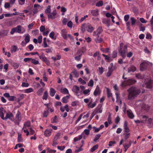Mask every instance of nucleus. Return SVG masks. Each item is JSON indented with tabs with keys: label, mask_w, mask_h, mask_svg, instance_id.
<instances>
[{
	"label": "nucleus",
	"mask_w": 153,
	"mask_h": 153,
	"mask_svg": "<svg viewBox=\"0 0 153 153\" xmlns=\"http://www.w3.org/2000/svg\"><path fill=\"white\" fill-rule=\"evenodd\" d=\"M127 91L128 93V97L129 100L134 99L140 93L139 89L134 87L130 88Z\"/></svg>",
	"instance_id": "1"
},
{
	"label": "nucleus",
	"mask_w": 153,
	"mask_h": 153,
	"mask_svg": "<svg viewBox=\"0 0 153 153\" xmlns=\"http://www.w3.org/2000/svg\"><path fill=\"white\" fill-rule=\"evenodd\" d=\"M128 51L127 46L124 45L123 43L120 45V46L118 48V52L120 55L124 59L126 56V53Z\"/></svg>",
	"instance_id": "2"
},
{
	"label": "nucleus",
	"mask_w": 153,
	"mask_h": 153,
	"mask_svg": "<svg viewBox=\"0 0 153 153\" xmlns=\"http://www.w3.org/2000/svg\"><path fill=\"white\" fill-rule=\"evenodd\" d=\"M136 81L133 79H129L126 80H124L121 84V86L123 87H125L128 85H130L134 84Z\"/></svg>",
	"instance_id": "3"
},
{
	"label": "nucleus",
	"mask_w": 153,
	"mask_h": 153,
	"mask_svg": "<svg viewBox=\"0 0 153 153\" xmlns=\"http://www.w3.org/2000/svg\"><path fill=\"white\" fill-rule=\"evenodd\" d=\"M152 65V63H150L148 61H144L141 63L140 65V70L141 71H143L146 70L149 65Z\"/></svg>",
	"instance_id": "4"
},
{
	"label": "nucleus",
	"mask_w": 153,
	"mask_h": 153,
	"mask_svg": "<svg viewBox=\"0 0 153 153\" xmlns=\"http://www.w3.org/2000/svg\"><path fill=\"white\" fill-rule=\"evenodd\" d=\"M22 27L20 25H18L16 27L13 28L10 32L11 34H13L15 32L21 33Z\"/></svg>",
	"instance_id": "5"
},
{
	"label": "nucleus",
	"mask_w": 153,
	"mask_h": 153,
	"mask_svg": "<svg viewBox=\"0 0 153 153\" xmlns=\"http://www.w3.org/2000/svg\"><path fill=\"white\" fill-rule=\"evenodd\" d=\"M21 114L20 112L19 111H18L16 115L15 120L14 121V123L15 124L17 125H19V122L21 120Z\"/></svg>",
	"instance_id": "6"
},
{
	"label": "nucleus",
	"mask_w": 153,
	"mask_h": 153,
	"mask_svg": "<svg viewBox=\"0 0 153 153\" xmlns=\"http://www.w3.org/2000/svg\"><path fill=\"white\" fill-rule=\"evenodd\" d=\"M57 14V11L56 10H54L52 12L48 14V17L49 19H53L56 17Z\"/></svg>",
	"instance_id": "7"
},
{
	"label": "nucleus",
	"mask_w": 153,
	"mask_h": 153,
	"mask_svg": "<svg viewBox=\"0 0 153 153\" xmlns=\"http://www.w3.org/2000/svg\"><path fill=\"white\" fill-rule=\"evenodd\" d=\"M102 105H99L95 110L93 112L92 114V118L94 116V115L97 113H101L102 112Z\"/></svg>",
	"instance_id": "8"
},
{
	"label": "nucleus",
	"mask_w": 153,
	"mask_h": 153,
	"mask_svg": "<svg viewBox=\"0 0 153 153\" xmlns=\"http://www.w3.org/2000/svg\"><path fill=\"white\" fill-rule=\"evenodd\" d=\"M114 70V67L113 66V64L111 63L110 64V66L108 67V71L106 74L107 77H109L112 74Z\"/></svg>",
	"instance_id": "9"
},
{
	"label": "nucleus",
	"mask_w": 153,
	"mask_h": 153,
	"mask_svg": "<svg viewBox=\"0 0 153 153\" xmlns=\"http://www.w3.org/2000/svg\"><path fill=\"white\" fill-rule=\"evenodd\" d=\"M102 28L101 27H99L97 30L93 33V36L99 37V35L102 32Z\"/></svg>",
	"instance_id": "10"
},
{
	"label": "nucleus",
	"mask_w": 153,
	"mask_h": 153,
	"mask_svg": "<svg viewBox=\"0 0 153 153\" xmlns=\"http://www.w3.org/2000/svg\"><path fill=\"white\" fill-rule=\"evenodd\" d=\"M53 131L52 129H46L44 131V135L46 137H48L51 135V133Z\"/></svg>",
	"instance_id": "11"
},
{
	"label": "nucleus",
	"mask_w": 153,
	"mask_h": 153,
	"mask_svg": "<svg viewBox=\"0 0 153 153\" xmlns=\"http://www.w3.org/2000/svg\"><path fill=\"white\" fill-rule=\"evenodd\" d=\"M101 93V91L100 90L98 85H97L96 88L94 92V95L95 96L99 95Z\"/></svg>",
	"instance_id": "12"
},
{
	"label": "nucleus",
	"mask_w": 153,
	"mask_h": 153,
	"mask_svg": "<svg viewBox=\"0 0 153 153\" xmlns=\"http://www.w3.org/2000/svg\"><path fill=\"white\" fill-rule=\"evenodd\" d=\"M67 33L66 30L65 29H62L61 30V35L63 38L65 40L67 39Z\"/></svg>",
	"instance_id": "13"
},
{
	"label": "nucleus",
	"mask_w": 153,
	"mask_h": 153,
	"mask_svg": "<svg viewBox=\"0 0 153 153\" xmlns=\"http://www.w3.org/2000/svg\"><path fill=\"white\" fill-rule=\"evenodd\" d=\"M79 88L77 85H75L73 86L72 88V91L75 93L76 95L79 93Z\"/></svg>",
	"instance_id": "14"
},
{
	"label": "nucleus",
	"mask_w": 153,
	"mask_h": 153,
	"mask_svg": "<svg viewBox=\"0 0 153 153\" xmlns=\"http://www.w3.org/2000/svg\"><path fill=\"white\" fill-rule=\"evenodd\" d=\"M136 70V68L133 65H131L128 68V72L130 73L131 72H134Z\"/></svg>",
	"instance_id": "15"
},
{
	"label": "nucleus",
	"mask_w": 153,
	"mask_h": 153,
	"mask_svg": "<svg viewBox=\"0 0 153 153\" xmlns=\"http://www.w3.org/2000/svg\"><path fill=\"white\" fill-rule=\"evenodd\" d=\"M13 114L10 112L7 113L6 116L5 117V120L7 119H9L11 120H13Z\"/></svg>",
	"instance_id": "16"
},
{
	"label": "nucleus",
	"mask_w": 153,
	"mask_h": 153,
	"mask_svg": "<svg viewBox=\"0 0 153 153\" xmlns=\"http://www.w3.org/2000/svg\"><path fill=\"white\" fill-rule=\"evenodd\" d=\"M70 97V95H67L62 98L61 101L63 103H66L68 102V100Z\"/></svg>",
	"instance_id": "17"
},
{
	"label": "nucleus",
	"mask_w": 153,
	"mask_h": 153,
	"mask_svg": "<svg viewBox=\"0 0 153 153\" xmlns=\"http://www.w3.org/2000/svg\"><path fill=\"white\" fill-rule=\"evenodd\" d=\"M123 127L125 132H128L130 131V130L128 127V124L127 122L126 121H125L124 122Z\"/></svg>",
	"instance_id": "18"
},
{
	"label": "nucleus",
	"mask_w": 153,
	"mask_h": 153,
	"mask_svg": "<svg viewBox=\"0 0 153 153\" xmlns=\"http://www.w3.org/2000/svg\"><path fill=\"white\" fill-rule=\"evenodd\" d=\"M31 123L30 121H27L25 122L24 125L23 127L22 128V130L26 129L27 127H29L30 126Z\"/></svg>",
	"instance_id": "19"
},
{
	"label": "nucleus",
	"mask_w": 153,
	"mask_h": 153,
	"mask_svg": "<svg viewBox=\"0 0 153 153\" xmlns=\"http://www.w3.org/2000/svg\"><path fill=\"white\" fill-rule=\"evenodd\" d=\"M60 92L64 94H69V91L68 89L66 88H61L60 89Z\"/></svg>",
	"instance_id": "20"
},
{
	"label": "nucleus",
	"mask_w": 153,
	"mask_h": 153,
	"mask_svg": "<svg viewBox=\"0 0 153 153\" xmlns=\"http://www.w3.org/2000/svg\"><path fill=\"white\" fill-rule=\"evenodd\" d=\"M153 81L150 79L149 81L146 83V87L148 88H151L152 86Z\"/></svg>",
	"instance_id": "21"
},
{
	"label": "nucleus",
	"mask_w": 153,
	"mask_h": 153,
	"mask_svg": "<svg viewBox=\"0 0 153 153\" xmlns=\"http://www.w3.org/2000/svg\"><path fill=\"white\" fill-rule=\"evenodd\" d=\"M91 13L93 16H97L99 14L98 10L96 9L95 10H91Z\"/></svg>",
	"instance_id": "22"
},
{
	"label": "nucleus",
	"mask_w": 153,
	"mask_h": 153,
	"mask_svg": "<svg viewBox=\"0 0 153 153\" xmlns=\"http://www.w3.org/2000/svg\"><path fill=\"white\" fill-rule=\"evenodd\" d=\"M86 27L87 31L90 33L92 32L94 30V28L90 25H87Z\"/></svg>",
	"instance_id": "23"
},
{
	"label": "nucleus",
	"mask_w": 153,
	"mask_h": 153,
	"mask_svg": "<svg viewBox=\"0 0 153 153\" xmlns=\"http://www.w3.org/2000/svg\"><path fill=\"white\" fill-rule=\"evenodd\" d=\"M142 108L143 110L148 111L149 110L150 107L148 105L144 104L143 105Z\"/></svg>",
	"instance_id": "24"
},
{
	"label": "nucleus",
	"mask_w": 153,
	"mask_h": 153,
	"mask_svg": "<svg viewBox=\"0 0 153 153\" xmlns=\"http://www.w3.org/2000/svg\"><path fill=\"white\" fill-rule=\"evenodd\" d=\"M109 20L107 19H103L102 21V22L104 24L106 25L108 27H109L110 26V22Z\"/></svg>",
	"instance_id": "25"
},
{
	"label": "nucleus",
	"mask_w": 153,
	"mask_h": 153,
	"mask_svg": "<svg viewBox=\"0 0 153 153\" xmlns=\"http://www.w3.org/2000/svg\"><path fill=\"white\" fill-rule=\"evenodd\" d=\"M56 92V91L53 88H50V94L51 97H53L54 95Z\"/></svg>",
	"instance_id": "26"
},
{
	"label": "nucleus",
	"mask_w": 153,
	"mask_h": 153,
	"mask_svg": "<svg viewBox=\"0 0 153 153\" xmlns=\"http://www.w3.org/2000/svg\"><path fill=\"white\" fill-rule=\"evenodd\" d=\"M96 37L97 38H95L94 39V41L98 43H100L102 42L103 41V39L102 38L100 37L99 38V37L97 36H96Z\"/></svg>",
	"instance_id": "27"
},
{
	"label": "nucleus",
	"mask_w": 153,
	"mask_h": 153,
	"mask_svg": "<svg viewBox=\"0 0 153 153\" xmlns=\"http://www.w3.org/2000/svg\"><path fill=\"white\" fill-rule=\"evenodd\" d=\"M148 118V117L146 116H143L142 117L141 119V120H142V123H146L147 122Z\"/></svg>",
	"instance_id": "28"
},
{
	"label": "nucleus",
	"mask_w": 153,
	"mask_h": 153,
	"mask_svg": "<svg viewBox=\"0 0 153 153\" xmlns=\"http://www.w3.org/2000/svg\"><path fill=\"white\" fill-rule=\"evenodd\" d=\"M8 31L6 30H4L1 31L0 33V35L2 36H6L8 33Z\"/></svg>",
	"instance_id": "29"
},
{
	"label": "nucleus",
	"mask_w": 153,
	"mask_h": 153,
	"mask_svg": "<svg viewBox=\"0 0 153 153\" xmlns=\"http://www.w3.org/2000/svg\"><path fill=\"white\" fill-rule=\"evenodd\" d=\"M48 96V92L47 91H45L42 97V99L46 100Z\"/></svg>",
	"instance_id": "30"
},
{
	"label": "nucleus",
	"mask_w": 153,
	"mask_h": 153,
	"mask_svg": "<svg viewBox=\"0 0 153 153\" xmlns=\"http://www.w3.org/2000/svg\"><path fill=\"white\" fill-rule=\"evenodd\" d=\"M30 36L28 34L25 35V41L26 43L29 42L30 40Z\"/></svg>",
	"instance_id": "31"
},
{
	"label": "nucleus",
	"mask_w": 153,
	"mask_h": 153,
	"mask_svg": "<svg viewBox=\"0 0 153 153\" xmlns=\"http://www.w3.org/2000/svg\"><path fill=\"white\" fill-rule=\"evenodd\" d=\"M51 12V6L50 5H48L47 9L45 11V13H46L47 15L49 13Z\"/></svg>",
	"instance_id": "32"
},
{
	"label": "nucleus",
	"mask_w": 153,
	"mask_h": 153,
	"mask_svg": "<svg viewBox=\"0 0 153 153\" xmlns=\"http://www.w3.org/2000/svg\"><path fill=\"white\" fill-rule=\"evenodd\" d=\"M17 49V48L16 46L15 45H13L12 46L11 48V53H13V52H16Z\"/></svg>",
	"instance_id": "33"
},
{
	"label": "nucleus",
	"mask_w": 153,
	"mask_h": 153,
	"mask_svg": "<svg viewBox=\"0 0 153 153\" xmlns=\"http://www.w3.org/2000/svg\"><path fill=\"white\" fill-rule=\"evenodd\" d=\"M43 46L44 48H46L48 46L47 44L46 38H43Z\"/></svg>",
	"instance_id": "34"
},
{
	"label": "nucleus",
	"mask_w": 153,
	"mask_h": 153,
	"mask_svg": "<svg viewBox=\"0 0 153 153\" xmlns=\"http://www.w3.org/2000/svg\"><path fill=\"white\" fill-rule=\"evenodd\" d=\"M127 114L128 117L130 119H133L134 117V115L133 113L129 111H127Z\"/></svg>",
	"instance_id": "35"
},
{
	"label": "nucleus",
	"mask_w": 153,
	"mask_h": 153,
	"mask_svg": "<svg viewBox=\"0 0 153 153\" xmlns=\"http://www.w3.org/2000/svg\"><path fill=\"white\" fill-rule=\"evenodd\" d=\"M82 137V134H81L79 135L78 137H76L74 139V142H76L78 140H80Z\"/></svg>",
	"instance_id": "36"
},
{
	"label": "nucleus",
	"mask_w": 153,
	"mask_h": 153,
	"mask_svg": "<svg viewBox=\"0 0 153 153\" xmlns=\"http://www.w3.org/2000/svg\"><path fill=\"white\" fill-rule=\"evenodd\" d=\"M94 85V81L92 79H91L88 84V86L89 87H92Z\"/></svg>",
	"instance_id": "37"
},
{
	"label": "nucleus",
	"mask_w": 153,
	"mask_h": 153,
	"mask_svg": "<svg viewBox=\"0 0 153 153\" xmlns=\"http://www.w3.org/2000/svg\"><path fill=\"white\" fill-rule=\"evenodd\" d=\"M33 89L32 88H29L25 89V92L26 93H28L33 92Z\"/></svg>",
	"instance_id": "38"
},
{
	"label": "nucleus",
	"mask_w": 153,
	"mask_h": 153,
	"mask_svg": "<svg viewBox=\"0 0 153 153\" xmlns=\"http://www.w3.org/2000/svg\"><path fill=\"white\" fill-rule=\"evenodd\" d=\"M60 135V133H58L55 136L53 139V140H54V141H56L59 138Z\"/></svg>",
	"instance_id": "39"
},
{
	"label": "nucleus",
	"mask_w": 153,
	"mask_h": 153,
	"mask_svg": "<svg viewBox=\"0 0 153 153\" xmlns=\"http://www.w3.org/2000/svg\"><path fill=\"white\" fill-rule=\"evenodd\" d=\"M103 2L102 1H100L98 2L96 4V6L97 7H101L103 5Z\"/></svg>",
	"instance_id": "40"
},
{
	"label": "nucleus",
	"mask_w": 153,
	"mask_h": 153,
	"mask_svg": "<svg viewBox=\"0 0 153 153\" xmlns=\"http://www.w3.org/2000/svg\"><path fill=\"white\" fill-rule=\"evenodd\" d=\"M117 56V52L116 51H114L111 55V57L113 58H114L116 57Z\"/></svg>",
	"instance_id": "41"
},
{
	"label": "nucleus",
	"mask_w": 153,
	"mask_h": 153,
	"mask_svg": "<svg viewBox=\"0 0 153 153\" xmlns=\"http://www.w3.org/2000/svg\"><path fill=\"white\" fill-rule=\"evenodd\" d=\"M43 89L42 88H40L37 91V94L38 95H41L42 94Z\"/></svg>",
	"instance_id": "42"
},
{
	"label": "nucleus",
	"mask_w": 153,
	"mask_h": 153,
	"mask_svg": "<svg viewBox=\"0 0 153 153\" xmlns=\"http://www.w3.org/2000/svg\"><path fill=\"white\" fill-rule=\"evenodd\" d=\"M58 121V119L57 116H55L51 120V122L52 123H56Z\"/></svg>",
	"instance_id": "43"
},
{
	"label": "nucleus",
	"mask_w": 153,
	"mask_h": 153,
	"mask_svg": "<svg viewBox=\"0 0 153 153\" xmlns=\"http://www.w3.org/2000/svg\"><path fill=\"white\" fill-rule=\"evenodd\" d=\"M24 95L23 94H19L18 95V100L19 101L22 100L24 98Z\"/></svg>",
	"instance_id": "44"
},
{
	"label": "nucleus",
	"mask_w": 153,
	"mask_h": 153,
	"mask_svg": "<svg viewBox=\"0 0 153 153\" xmlns=\"http://www.w3.org/2000/svg\"><path fill=\"white\" fill-rule=\"evenodd\" d=\"M55 33L54 32H51L49 34L50 37L52 39H53L54 40L56 39V38H54V35Z\"/></svg>",
	"instance_id": "45"
},
{
	"label": "nucleus",
	"mask_w": 153,
	"mask_h": 153,
	"mask_svg": "<svg viewBox=\"0 0 153 153\" xmlns=\"http://www.w3.org/2000/svg\"><path fill=\"white\" fill-rule=\"evenodd\" d=\"M98 145H96L93 146L90 149V151L93 152L95 150L97 149L98 148Z\"/></svg>",
	"instance_id": "46"
},
{
	"label": "nucleus",
	"mask_w": 153,
	"mask_h": 153,
	"mask_svg": "<svg viewBox=\"0 0 153 153\" xmlns=\"http://www.w3.org/2000/svg\"><path fill=\"white\" fill-rule=\"evenodd\" d=\"M31 62L35 65L39 64V62L38 60H36L35 59H31Z\"/></svg>",
	"instance_id": "47"
},
{
	"label": "nucleus",
	"mask_w": 153,
	"mask_h": 153,
	"mask_svg": "<svg viewBox=\"0 0 153 153\" xmlns=\"http://www.w3.org/2000/svg\"><path fill=\"white\" fill-rule=\"evenodd\" d=\"M131 25H135L136 22V20L134 17H131Z\"/></svg>",
	"instance_id": "48"
},
{
	"label": "nucleus",
	"mask_w": 153,
	"mask_h": 153,
	"mask_svg": "<svg viewBox=\"0 0 153 153\" xmlns=\"http://www.w3.org/2000/svg\"><path fill=\"white\" fill-rule=\"evenodd\" d=\"M107 92L108 97H112V94L110 92L109 89L108 88H107Z\"/></svg>",
	"instance_id": "49"
},
{
	"label": "nucleus",
	"mask_w": 153,
	"mask_h": 153,
	"mask_svg": "<svg viewBox=\"0 0 153 153\" xmlns=\"http://www.w3.org/2000/svg\"><path fill=\"white\" fill-rule=\"evenodd\" d=\"M78 81L83 85H85L86 84L85 81L83 80L81 78H79L78 79Z\"/></svg>",
	"instance_id": "50"
},
{
	"label": "nucleus",
	"mask_w": 153,
	"mask_h": 153,
	"mask_svg": "<svg viewBox=\"0 0 153 153\" xmlns=\"http://www.w3.org/2000/svg\"><path fill=\"white\" fill-rule=\"evenodd\" d=\"M101 136V135L100 134H97L96 135H95V136L94 141V142H96L98 140L99 138Z\"/></svg>",
	"instance_id": "51"
},
{
	"label": "nucleus",
	"mask_w": 153,
	"mask_h": 153,
	"mask_svg": "<svg viewBox=\"0 0 153 153\" xmlns=\"http://www.w3.org/2000/svg\"><path fill=\"white\" fill-rule=\"evenodd\" d=\"M96 105V103L95 102H94L92 104H91V103L90 102L88 105V106L89 107L91 108H93Z\"/></svg>",
	"instance_id": "52"
},
{
	"label": "nucleus",
	"mask_w": 153,
	"mask_h": 153,
	"mask_svg": "<svg viewBox=\"0 0 153 153\" xmlns=\"http://www.w3.org/2000/svg\"><path fill=\"white\" fill-rule=\"evenodd\" d=\"M107 120L109 124H110L112 123L111 115L110 113H109V114L108 115Z\"/></svg>",
	"instance_id": "53"
},
{
	"label": "nucleus",
	"mask_w": 153,
	"mask_h": 153,
	"mask_svg": "<svg viewBox=\"0 0 153 153\" xmlns=\"http://www.w3.org/2000/svg\"><path fill=\"white\" fill-rule=\"evenodd\" d=\"M42 36L41 35L39 36L38 38V42L39 44H41L42 42Z\"/></svg>",
	"instance_id": "54"
},
{
	"label": "nucleus",
	"mask_w": 153,
	"mask_h": 153,
	"mask_svg": "<svg viewBox=\"0 0 153 153\" xmlns=\"http://www.w3.org/2000/svg\"><path fill=\"white\" fill-rule=\"evenodd\" d=\"M73 25V23L71 21H69L67 24V26L70 28H71L72 27Z\"/></svg>",
	"instance_id": "55"
},
{
	"label": "nucleus",
	"mask_w": 153,
	"mask_h": 153,
	"mask_svg": "<svg viewBox=\"0 0 153 153\" xmlns=\"http://www.w3.org/2000/svg\"><path fill=\"white\" fill-rule=\"evenodd\" d=\"M52 48H46L44 49V51H45V52L46 53H49L52 52Z\"/></svg>",
	"instance_id": "56"
},
{
	"label": "nucleus",
	"mask_w": 153,
	"mask_h": 153,
	"mask_svg": "<svg viewBox=\"0 0 153 153\" xmlns=\"http://www.w3.org/2000/svg\"><path fill=\"white\" fill-rule=\"evenodd\" d=\"M18 141L19 142H20L22 141V139L21 136V134H19L18 137Z\"/></svg>",
	"instance_id": "57"
},
{
	"label": "nucleus",
	"mask_w": 153,
	"mask_h": 153,
	"mask_svg": "<svg viewBox=\"0 0 153 153\" xmlns=\"http://www.w3.org/2000/svg\"><path fill=\"white\" fill-rule=\"evenodd\" d=\"M48 149V151L47 153H55L56 152V150H55L50 149Z\"/></svg>",
	"instance_id": "58"
},
{
	"label": "nucleus",
	"mask_w": 153,
	"mask_h": 153,
	"mask_svg": "<svg viewBox=\"0 0 153 153\" xmlns=\"http://www.w3.org/2000/svg\"><path fill=\"white\" fill-rule=\"evenodd\" d=\"M98 71H99V74H102L103 71H103V68L102 67H99L98 68Z\"/></svg>",
	"instance_id": "59"
},
{
	"label": "nucleus",
	"mask_w": 153,
	"mask_h": 153,
	"mask_svg": "<svg viewBox=\"0 0 153 153\" xmlns=\"http://www.w3.org/2000/svg\"><path fill=\"white\" fill-rule=\"evenodd\" d=\"M48 109L46 111H45L43 114V117H47L48 113Z\"/></svg>",
	"instance_id": "60"
},
{
	"label": "nucleus",
	"mask_w": 153,
	"mask_h": 153,
	"mask_svg": "<svg viewBox=\"0 0 153 153\" xmlns=\"http://www.w3.org/2000/svg\"><path fill=\"white\" fill-rule=\"evenodd\" d=\"M25 0H18L19 4L21 5L24 4L25 2Z\"/></svg>",
	"instance_id": "61"
},
{
	"label": "nucleus",
	"mask_w": 153,
	"mask_h": 153,
	"mask_svg": "<svg viewBox=\"0 0 153 153\" xmlns=\"http://www.w3.org/2000/svg\"><path fill=\"white\" fill-rule=\"evenodd\" d=\"M32 33H33V35L36 36L39 33V30H33L32 31Z\"/></svg>",
	"instance_id": "62"
},
{
	"label": "nucleus",
	"mask_w": 153,
	"mask_h": 153,
	"mask_svg": "<svg viewBox=\"0 0 153 153\" xmlns=\"http://www.w3.org/2000/svg\"><path fill=\"white\" fill-rule=\"evenodd\" d=\"M78 102L77 101H74L72 102L71 105L72 106H75L78 104Z\"/></svg>",
	"instance_id": "63"
},
{
	"label": "nucleus",
	"mask_w": 153,
	"mask_h": 153,
	"mask_svg": "<svg viewBox=\"0 0 153 153\" xmlns=\"http://www.w3.org/2000/svg\"><path fill=\"white\" fill-rule=\"evenodd\" d=\"M29 85V84L27 83L23 82L22 83V87H28Z\"/></svg>",
	"instance_id": "64"
}]
</instances>
